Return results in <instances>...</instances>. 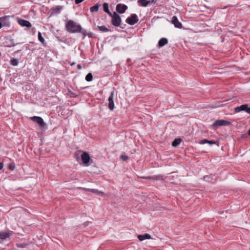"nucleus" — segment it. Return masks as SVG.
<instances>
[{
  "label": "nucleus",
  "mask_w": 250,
  "mask_h": 250,
  "mask_svg": "<svg viewBox=\"0 0 250 250\" xmlns=\"http://www.w3.org/2000/svg\"><path fill=\"white\" fill-rule=\"evenodd\" d=\"M139 21L137 16L135 14H132L130 17L126 19V22L128 24L133 25Z\"/></svg>",
  "instance_id": "nucleus-3"
},
{
  "label": "nucleus",
  "mask_w": 250,
  "mask_h": 250,
  "mask_svg": "<svg viewBox=\"0 0 250 250\" xmlns=\"http://www.w3.org/2000/svg\"><path fill=\"white\" fill-rule=\"evenodd\" d=\"M104 11L109 15H112V13L109 11L108 9V4L107 3H104L103 4Z\"/></svg>",
  "instance_id": "nucleus-18"
},
{
  "label": "nucleus",
  "mask_w": 250,
  "mask_h": 250,
  "mask_svg": "<svg viewBox=\"0 0 250 250\" xmlns=\"http://www.w3.org/2000/svg\"><path fill=\"white\" fill-rule=\"evenodd\" d=\"M249 134L250 135V129L249 130Z\"/></svg>",
  "instance_id": "nucleus-34"
},
{
  "label": "nucleus",
  "mask_w": 250,
  "mask_h": 250,
  "mask_svg": "<svg viewBox=\"0 0 250 250\" xmlns=\"http://www.w3.org/2000/svg\"><path fill=\"white\" fill-rule=\"evenodd\" d=\"M18 22L19 24L22 26H25L27 27H31V24L27 21L23 20V19H18Z\"/></svg>",
  "instance_id": "nucleus-13"
},
{
  "label": "nucleus",
  "mask_w": 250,
  "mask_h": 250,
  "mask_svg": "<svg viewBox=\"0 0 250 250\" xmlns=\"http://www.w3.org/2000/svg\"><path fill=\"white\" fill-rule=\"evenodd\" d=\"M116 9L118 12L123 14L127 9V6L125 4H118L117 5Z\"/></svg>",
  "instance_id": "nucleus-8"
},
{
  "label": "nucleus",
  "mask_w": 250,
  "mask_h": 250,
  "mask_svg": "<svg viewBox=\"0 0 250 250\" xmlns=\"http://www.w3.org/2000/svg\"><path fill=\"white\" fill-rule=\"evenodd\" d=\"M181 142V140L180 139H176L173 141L172 143V146L174 147H176L178 146L180 144Z\"/></svg>",
  "instance_id": "nucleus-20"
},
{
  "label": "nucleus",
  "mask_w": 250,
  "mask_h": 250,
  "mask_svg": "<svg viewBox=\"0 0 250 250\" xmlns=\"http://www.w3.org/2000/svg\"><path fill=\"white\" fill-rule=\"evenodd\" d=\"M6 42L7 43L6 45L8 47H11L12 46H14L15 45L13 40H7V41Z\"/></svg>",
  "instance_id": "nucleus-22"
},
{
  "label": "nucleus",
  "mask_w": 250,
  "mask_h": 250,
  "mask_svg": "<svg viewBox=\"0 0 250 250\" xmlns=\"http://www.w3.org/2000/svg\"><path fill=\"white\" fill-rule=\"evenodd\" d=\"M142 6H147L151 3L150 0H139L138 1Z\"/></svg>",
  "instance_id": "nucleus-17"
},
{
  "label": "nucleus",
  "mask_w": 250,
  "mask_h": 250,
  "mask_svg": "<svg viewBox=\"0 0 250 250\" xmlns=\"http://www.w3.org/2000/svg\"><path fill=\"white\" fill-rule=\"evenodd\" d=\"M97 28L102 32H108L109 29L105 26H98Z\"/></svg>",
  "instance_id": "nucleus-23"
},
{
  "label": "nucleus",
  "mask_w": 250,
  "mask_h": 250,
  "mask_svg": "<svg viewBox=\"0 0 250 250\" xmlns=\"http://www.w3.org/2000/svg\"><path fill=\"white\" fill-rule=\"evenodd\" d=\"M121 158L124 161H126L128 159V157L127 156L123 155L121 156Z\"/></svg>",
  "instance_id": "nucleus-29"
},
{
  "label": "nucleus",
  "mask_w": 250,
  "mask_h": 250,
  "mask_svg": "<svg viewBox=\"0 0 250 250\" xmlns=\"http://www.w3.org/2000/svg\"><path fill=\"white\" fill-rule=\"evenodd\" d=\"M27 245V242H23L22 243H17V246L20 248H24Z\"/></svg>",
  "instance_id": "nucleus-26"
},
{
  "label": "nucleus",
  "mask_w": 250,
  "mask_h": 250,
  "mask_svg": "<svg viewBox=\"0 0 250 250\" xmlns=\"http://www.w3.org/2000/svg\"><path fill=\"white\" fill-rule=\"evenodd\" d=\"M30 119L33 122L37 123L41 127H43L45 125L43 119L40 117L33 116L31 117Z\"/></svg>",
  "instance_id": "nucleus-6"
},
{
  "label": "nucleus",
  "mask_w": 250,
  "mask_h": 250,
  "mask_svg": "<svg viewBox=\"0 0 250 250\" xmlns=\"http://www.w3.org/2000/svg\"><path fill=\"white\" fill-rule=\"evenodd\" d=\"M230 124V122L225 120H219L215 121L212 125L213 126H227Z\"/></svg>",
  "instance_id": "nucleus-5"
},
{
  "label": "nucleus",
  "mask_w": 250,
  "mask_h": 250,
  "mask_svg": "<svg viewBox=\"0 0 250 250\" xmlns=\"http://www.w3.org/2000/svg\"><path fill=\"white\" fill-rule=\"evenodd\" d=\"M3 164L1 163H0V170L1 169L3 168Z\"/></svg>",
  "instance_id": "nucleus-33"
},
{
  "label": "nucleus",
  "mask_w": 250,
  "mask_h": 250,
  "mask_svg": "<svg viewBox=\"0 0 250 250\" xmlns=\"http://www.w3.org/2000/svg\"><path fill=\"white\" fill-rule=\"evenodd\" d=\"M11 64L13 65H16V59H13L11 61Z\"/></svg>",
  "instance_id": "nucleus-30"
},
{
  "label": "nucleus",
  "mask_w": 250,
  "mask_h": 250,
  "mask_svg": "<svg viewBox=\"0 0 250 250\" xmlns=\"http://www.w3.org/2000/svg\"><path fill=\"white\" fill-rule=\"evenodd\" d=\"M84 0H75V2L76 4H78L82 2Z\"/></svg>",
  "instance_id": "nucleus-31"
},
{
  "label": "nucleus",
  "mask_w": 250,
  "mask_h": 250,
  "mask_svg": "<svg viewBox=\"0 0 250 250\" xmlns=\"http://www.w3.org/2000/svg\"><path fill=\"white\" fill-rule=\"evenodd\" d=\"M206 143H208L209 145H212L213 144H215V142L212 141H209L207 139H204L201 141L200 144H204Z\"/></svg>",
  "instance_id": "nucleus-19"
},
{
  "label": "nucleus",
  "mask_w": 250,
  "mask_h": 250,
  "mask_svg": "<svg viewBox=\"0 0 250 250\" xmlns=\"http://www.w3.org/2000/svg\"><path fill=\"white\" fill-rule=\"evenodd\" d=\"M138 238L140 241H143L145 239H149L151 238V236L148 234H145L144 235H139Z\"/></svg>",
  "instance_id": "nucleus-15"
},
{
  "label": "nucleus",
  "mask_w": 250,
  "mask_h": 250,
  "mask_svg": "<svg viewBox=\"0 0 250 250\" xmlns=\"http://www.w3.org/2000/svg\"><path fill=\"white\" fill-rule=\"evenodd\" d=\"M9 168L11 170H13L15 168V164L14 163L9 164Z\"/></svg>",
  "instance_id": "nucleus-28"
},
{
  "label": "nucleus",
  "mask_w": 250,
  "mask_h": 250,
  "mask_svg": "<svg viewBox=\"0 0 250 250\" xmlns=\"http://www.w3.org/2000/svg\"><path fill=\"white\" fill-rule=\"evenodd\" d=\"M11 234L12 233L10 231L0 232V243L2 242L4 240L9 237L11 235Z\"/></svg>",
  "instance_id": "nucleus-7"
},
{
  "label": "nucleus",
  "mask_w": 250,
  "mask_h": 250,
  "mask_svg": "<svg viewBox=\"0 0 250 250\" xmlns=\"http://www.w3.org/2000/svg\"><path fill=\"white\" fill-rule=\"evenodd\" d=\"M86 190L96 193L97 195H100L103 196H104L105 195V194L103 192L99 191L95 189L88 188V189H86Z\"/></svg>",
  "instance_id": "nucleus-14"
},
{
  "label": "nucleus",
  "mask_w": 250,
  "mask_h": 250,
  "mask_svg": "<svg viewBox=\"0 0 250 250\" xmlns=\"http://www.w3.org/2000/svg\"><path fill=\"white\" fill-rule=\"evenodd\" d=\"M66 28L68 32L72 33H82L83 34V38L86 36V31L83 30L80 25H77L73 21H69L66 24ZM91 37V33L87 34Z\"/></svg>",
  "instance_id": "nucleus-1"
},
{
  "label": "nucleus",
  "mask_w": 250,
  "mask_h": 250,
  "mask_svg": "<svg viewBox=\"0 0 250 250\" xmlns=\"http://www.w3.org/2000/svg\"><path fill=\"white\" fill-rule=\"evenodd\" d=\"M81 158L83 164L87 165L90 161V156L88 153L83 152L81 155Z\"/></svg>",
  "instance_id": "nucleus-10"
},
{
  "label": "nucleus",
  "mask_w": 250,
  "mask_h": 250,
  "mask_svg": "<svg viewBox=\"0 0 250 250\" xmlns=\"http://www.w3.org/2000/svg\"><path fill=\"white\" fill-rule=\"evenodd\" d=\"M99 7V5L98 4H96L95 5L90 7V10L92 12H97L98 11Z\"/></svg>",
  "instance_id": "nucleus-21"
},
{
  "label": "nucleus",
  "mask_w": 250,
  "mask_h": 250,
  "mask_svg": "<svg viewBox=\"0 0 250 250\" xmlns=\"http://www.w3.org/2000/svg\"><path fill=\"white\" fill-rule=\"evenodd\" d=\"M38 39L39 40L42 42V43H43L44 42V38L42 37V34L41 32H38Z\"/></svg>",
  "instance_id": "nucleus-25"
},
{
  "label": "nucleus",
  "mask_w": 250,
  "mask_h": 250,
  "mask_svg": "<svg viewBox=\"0 0 250 250\" xmlns=\"http://www.w3.org/2000/svg\"><path fill=\"white\" fill-rule=\"evenodd\" d=\"M204 180H205L207 182H212V183L214 182V181H213L212 180L210 179V177L209 176H204Z\"/></svg>",
  "instance_id": "nucleus-27"
},
{
  "label": "nucleus",
  "mask_w": 250,
  "mask_h": 250,
  "mask_svg": "<svg viewBox=\"0 0 250 250\" xmlns=\"http://www.w3.org/2000/svg\"><path fill=\"white\" fill-rule=\"evenodd\" d=\"M114 92H111L108 98V107L110 110H113L114 108V104L113 101Z\"/></svg>",
  "instance_id": "nucleus-9"
},
{
  "label": "nucleus",
  "mask_w": 250,
  "mask_h": 250,
  "mask_svg": "<svg viewBox=\"0 0 250 250\" xmlns=\"http://www.w3.org/2000/svg\"><path fill=\"white\" fill-rule=\"evenodd\" d=\"M77 67H78V69H79V70L82 69V66H81V64H78Z\"/></svg>",
  "instance_id": "nucleus-32"
},
{
  "label": "nucleus",
  "mask_w": 250,
  "mask_h": 250,
  "mask_svg": "<svg viewBox=\"0 0 250 250\" xmlns=\"http://www.w3.org/2000/svg\"><path fill=\"white\" fill-rule=\"evenodd\" d=\"M112 18V24L116 27H118L120 25L121 22V19L120 16L116 13L114 12L112 15H110Z\"/></svg>",
  "instance_id": "nucleus-2"
},
{
  "label": "nucleus",
  "mask_w": 250,
  "mask_h": 250,
  "mask_svg": "<svg viewBox=\"0 0 250 250\" xmlns=\"http://www.w3.org/2000/svg\"><path fill=\"white\" fill-rule=\"evenodd\" d=\"M171 22L176 28H181L182 27V24L179 21L177 18L175 16L172 17L171 19Z\"/></svg>",
  "instance_id": "nucleus-12"
},
{
  "label": "nucleus",
  "mask_w": 250,
  "mask_h": 250,
  "mask_svg": "<svg viewBox=\"0 0 250 250\" xmlns=\"http://www.w3.org/2000/svg\"><path fill=\"white\" fill-rule=\"evenodd\" d=\"M93 79V76L91 73H89L85 77V80L87 82H90Z\"/></svg>",
  "instance_id": "nucleus-24"
},
{
  "label": "nucleus",
  "mask_w": 250,
  "mask_h": 250,
  "mask_svg": "<svg viewBox=\"0 0 250 250\" xmlns=\"http://www.w3.org/2000/svg\"><path fill=\"white\" fill-rule=\"evenodd\" d=\"M168 42V40L167 39L165 38H161L159 42H158V45L160 47H162L167 44Z\"/></svg>",
  "instance_id": "nucleus-16"
},
{
  "label": "nucleus",
  "mask_w": 250,
  "mask_h": 250,
  "mask_svg": "<svg viewBox=\"0 0 250 250\" xmlns=\"http://www.w3.org/2000/svg\"><path fill=\"white\" fill-rule=\"evenodd\" d=\"M9 24V18L7 17L0 18V29L1 27L5 26H8Z\"/></svg>",
  "instance_id": "nucleus-11"
},
{
  "label": "nucleus",
  "mask_w": 250,
  "mask_h": 250,
  "mask_svg": "<svg viewBox=\"0 0 250 250\" xmlns=\"http://www.w3.org/2000/svg\"><path fill=\"white\" fill-rule=\"evenodd\" d=\"M234 110L236 113L241 111H245L246 113L250 114V107H249L248 105L247 104H242L240 106L235 107Z\"/></svg>",
  "instance_id": "nucleus-4"
}]
</instances>
